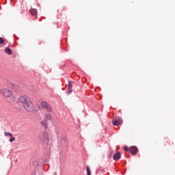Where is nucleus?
<instances>
[{
	"mask_svg": "<svg viewBox=\"0 0 175 175\" xmlns=\"http://www.w3.org/2000/svg\"><path fill=\"white\" fill-rule=\"evenodd\" d=\"M14 140H16V138H14L13 136H12V137H11V138L10 139V143H12V142H14Z\"/></svg>",
	"mask_w": 175,
	"mask_h": 175,
	"instance_id": "19",
	"label": "nucleus"
},
{
	"mask_svg": "<svg viewBox=\"0 0 175 175\" xmlns=\"http://www.w3.org/2000/svg\"><path fill=\"white\" fill-rule=\"evenodd\" d=\"M19 102L23 105L27 111H32L33 110V105L28 96H21L19 98Z\"/></svg>",
	"mask_w": 175,
	"mask_h": 175,
	"instance_id": "1",
	"label": "nucleus"
},
{
	"mask_svg": "<svg viewBox=\"0 0 175 175\" xmlns=\"http://www.w3.org/2000/svg\"><path fill=\"white\" fill-rule=\"evenodd\" d=\"M1 94L3 95V96L7 98V100L10 103H13L14 102H15L16 98L13 96V94L12 93V91H10V90L3 88Z\"/></svg>",
	"mask_w": 175,
	"mask_h": 175,
	"instance_id": "2",
	"label": "nucleus"
},
{
	"mask_svg": "<svg viewBox=\"0 0 175 175\" xmlns=\"http://www.w3.org/2000/svg\"><path fill=\"white\" fill-rule=\"evenodd\" d=\"M5 53L8 55H12V49H10L9 47H6L5 49Z\"/></svg>",
	"mask_w": 175,
	"mask_h": 175,
	"instance_id": "12",
	"label": "nucleus"
},
{
	"mask_svg": "<svg viewBox=\"0 0 175 175\" xmlns=\"http://www.w3.org/2000/svg\"><path fill=\"white\" fill-rule=\"evenodd\" d=\"M123 150H124V151H129V152H130V148H129L128 146H124V147L123 148Z\"/></svg>",
	"mask_w": 175,
	"mask_h": 175,
	"instance_id": "18",
	"label": "nucleus"
},
{
	"mask_svg": "<svg viewBox=\"0 0 175 175\" xmlns=\"http://www.w3.org/2000/svg\"><path fill=\"white\" fill-rule=\"evenodd\" d=\"M2 88H0V94H2Z\"/></svg>",
	"mask_w": 175,
	"mask_h": 175,
	"instance_id": "20",
	"label": "nucleus"
},
{
	"mask_svg": "<svg viewBox=\"0 0 175 175\" xmlns=\"http://www.w3.org/2000/svg\"><path fill=\"white\" fill-rule=\"evenodd\" d=\"M86 172H87V175H91V170L90 169L89 166L86 167Z\"/></svg>",
	"mask_w": 175,
	"mask_h": 175,
	"instance_id": "15",
	"label": "nucleus"
},
{
	"mask_svg": "<svg viewBox=\"0 0 175 175\" xmlns=\"http://www.w3.org/2000/svg\"><path fill=\"white\" fill-rule=\"evenodd\" d=\"M112 124L116 126H120L122 124V119L120 117H116L112 120Z\"/></svg>",
	"mask_w": 175,
	"mask_h": 175,
	"instance_id": "6",
	"label": "nucleus"
},
{
	"mask_svg": "<svg viewBox=\"0 0 175 175\" xmlns=\"http://www.w3.org/2000/svg\"><path fill=\"white\" fill-rule=\"evenodd\" d=\"M49 162L47 159H31V165L34 167H38V166H43Z\"/></svg>",
	"mask_w": 175,
	"mask_h": 175,
	"instance_id": "3",
	"label": "nucleus"
},
{
	"mask_svg": "<svg viewBox=\"0 0 175 175\" xmlns=\"http://www.w3.org/2000/svg\"><path fill=\"white\" fill-rule=\"evenodd\" d=\"M121 158V153L120 152H116L113 156V161H118Z\"/></svg>",
	"mask_w": 175,
	"mask_h": 175,
	"instance_id": "10",
	"label": "nucleus"
},
{
	"mask_svg": "<svg viewBox=\"0 0 175 175\" xmlns=\"http://www.w3.org/2000/svg\"><path fill=\"white\" fill-rule=\"evenodd\" d=\"M5 43V39L3 38L0 37V44H3Z\"/></svg>",
	"mask_w": 175,
	"mask_h": 175,
	"instance_id": "16",
	"label": "nucleus"
},
{
	"mask_svg": "<svg viewBox=\"0 0 175 175\" xmlns=\"http://www.w3.org/2000/svg\"><path fill=\"white\" fill-rule=\"evenodd\" d=\"M40 139L42 143H45V144L49 143V134H47L46 132H44L43 134H42L40 136Z\"/></svg>",
	"mask_w": 175,
	"mask_h": 175,
	"instance_id": "5",
	"label": "nucleus"
},
{
	"mask_svg": "<svg viewBox=\"0 0 175 175\" xmlns=\"http://www.w3.org/2000/svg\"><path fill=\"white\" fill-rule=\"evenodd\" d=\"M46 120V121H51V120H53V117L51 116V113H46L44 115V118Z\"/></svg>",
	"mask_w": 175,
	"mask_h": 175,
	"instance_id": "11",
	"label": "nucleus"
},
{
	"mask_svg": "<svg viewBox=\"0 0 175 175\" xmlns=\"http://www.w3.org/2000/svg\"><path fill=\"white\" fill-rule=\"evenodd\" d=\"M41 124L43 126H44L45 128H47V120H46L45 119L42 120L41 121Z\"/></svg>",
	"mask_w": 175,
	"mask_h": 175,
	"instance_id": "14",
	"label": "nucleus"
},
{
	"mask_svg": "<svg viewBox=\"0 0 175 175\" xmlns=\"http://www.w3.org/2000/svg\"><path fill=\"white\" fill-rule=\"evenodd\" d=\"M29 12L31 13V16H36V14H38V12L36 11V9L30 10Z\"/></svg>",
	"mask_w": 175,
	"mask_h": 175,
	"instance_id": "13",
	"label": "nucleus"
},
{
	"mask_svg": "<svg viewBox=\"0 0 175 175\" xmlns=\"http://www.w3.org/2000/svg\"><path fill=\"white\" fill-rule=\"evenodd\" d=\"M42 109H45L46 111L49 113H51L53 111V109L51 108V105L49 104V103L46 101H42L41 103Z\"/></svg>",
	"mask_w": 175,
	"mask_h": 175,
	"instance_id": "4",
	"label": "nucleus"
},
{
	"mask_svg": "<svg viewBox=\"0 0 175 175\" xmlns=\"http://www.w3.org/2000/svg\"><path fill=\"white\" fill-rule=\"evenodd\" d=\"M59 143L61 144V146H62V148H64L66 147V137L65 135H62L60 139H59Z\"/></svg>",
	"mask_w": 175,
	"mask_h": 175,
	"instance_id": "7",
	"label": "nucleus"
},
{
	"mask_svg": "<svg viewBox=\"0 0 175 175\" xmlns=\"http://www.w3.org/2000/svg\"><path fill=\"white\" fill-rule=\"evenodd\" d=\"M137 147L135 146H131L130 147V153L132 154V155H136L137 154Z\"/></svg>",
	"mask_w": 175,
	"mask_h": 175,
	"instance_id": "9",
	"label": "nucleus"
},
{
	"mask_svg": "<svg viewBox=\"0 0 175 175\" xmlns=\"http://www.w3.org/2000/svg\"><path fill=\"white\" fill-rule=\"evenodd\" d=\"M72 83H73V81H68V89L66 92L67 95H69V94H72V91H73V90H72Z\"/></svg>",
	"mask_w": 175,
	"mask_h": 175,
	"instance_id": "8",
	"label": "nucleus"
},
{
	"mask_svg": "<svg viewBox=\"0 0 175 175\" xmlns=\"http://www.w3.org/2000/svg\"><path fill=\"white\" fill-rule=\"evenodd\" d=\"M4 134L5 136H10V137H12L13 136V135H12V133H8V132H4Z\"/></svg>",
	"mask_w": 175,
	"mask_h": 175,
	"instance_id": "17",
	"label": "nucleus"
},
{
	"mask_svg": "<svg viewBox=\"0 0 175 175\" xmlns=\"http://www.w3.org/2000/svg\"><path fill=\"white\" fill-rule=\"evenodd\" d=\"M16 88H17V90H20V87L16 86Z\"/></svg>",
	"mask_w": 175,
	"mask_h": 175,
	"instance_id": "21",
	"label": "nucleus"
}]
</instances>
